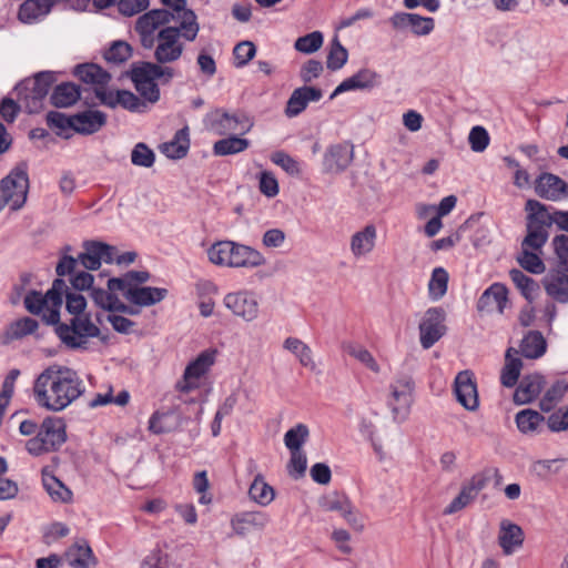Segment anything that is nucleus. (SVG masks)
Wrapping results in <instances>:
<instances>
[{"instance_id":"nucleus-1","label":"nucleus","mask_w":568,"mask_h":568,"mask_svg":"<svg viewBox=\"0 0 568 568\" xmlns=\"http://www.w3.org/2000/svg\"><path fill=\"white\" fill-rule=\"evenodd\" d=\"M84 392L78 373L69 367L51 365L34 381L33 396L37 404L52 412H61Z\"/></svg>"},{"instance_id":"nucleus-2","label":"nucleus","mask_w":568,"mask_h":568,"mask_svg":"<svg viewBox=\"0 0 568 568\" xmlns=\"http://www.w3.org/2000/svg\"><path fill=\"white\" fill-rule=\"evenodd\" d=\"M160 64L144 61L135 62L126 72L136 91L151 103H155L160 99V89L155 80L164 78L163 83H168L174 75L172 68Z\"/></svg>"},{"instance_id":"nucleus-3","label":"nucleus","mask_w":568,"mask_h":568,"mask_svg":"<svg viewBox=\"0 0 568 568\" xmlns=\"http://www.w3.org/2000/svg\"><path fill=\"white\" fill-rule=\"evenodd\" d=\"M67 440L65 425L61 418L47 417L42 422L37 435L30 438L26 448L29 454L40 456L58 450Z\"/></svg>"},{"instance_id":"nucleus-4","label":"nucleus","mask_w":568,"mask_h":568,"mask_svg":"<svg viewBox=\"0 0 568 568\" xmlns=\"http://www.w3.org/2000/svg\"><path fill=\"white\" fill-rule=\"evenodd\" d=\"M55 80L54 72L42 71L37 73L33 79H26L14 88L19 99L26 103L29 113H37L42 109V101Z\"/></svg>"},{"instance_id":"nucleus-5","label":"nucleus","mask_w":568,"mask_h":568,"mask_svg":"<svg viewBox=\"0 0 568 568\" xmlns=\"http://www.w3.org/2000/svg\"><path fill=\"white\" fill-rule=\"evenodd\" d=\"M55 333L61 342L72 348H87L88 337L100 336V328L92 323L91 316H73L69 324L58 325Z\"/></svg>"},{"instance_id":"nucleus-6","label":"nucleus","mask_w":568,"mask_h":568,"mask_svg":"<svg viewBox=\"0 0 568 568\" xmlns=\"http://www.w3.org/2000/svg\"><path fill=\"white\" fill-rule=\"evenodd\" d=\"M414 389L415 382L408 374H398L390 383L387 406L395 422L402 423L407 418L414 400Z\"/></svg>"},{"instance_id":"nucleus-7","label":"nucleus","mask_w":568,"mask_h":568,"mask_svg":"<svg viewBox=\"0 0 568 568\" xmlns=\"http://www.w3.org/2000/svg\"><path fill=\"white\" fill-rule=\"evenodd\" d=\"M28 191L27 171L16 169L0 181V202L6 201V205L11 202V210L18 211L24 205Z\"/></svg>"},{"instance_id":"nucleus-8","label":"nucleus","mask_w":568,"mask_h":568,"mask_svg":"<svg viewBox=\"0 0 568 568\" xmlns=\"http://www.w3.org/2000/svg\"><path fill=\"white\" fill-rule=\"evenodd\" d=\"M446 313L442 307L428 308L419 323V341L424 349L433 347L445 334Z\"/></svg>"},{"instance_id":"nucleus-9","label":"nucleus","mask_w":568,"mask_h":568,"mask_svg":"<svg viewBox=\"0 0 568 568\" xmlns=\"http://www.w3.org/2000/svg\"><path fill=\"white\" fill-rule=\"evenodd\" d=\"M182 37L181 27H164L156 36L158 45L154 50V59L158 63H170L180 59L183 53V43L179 41Z\"/></svg>"},{"instance_id":"nucleus-10","label":"nucleus","mask_w":568,"mask_h":568,"mask_svg":"<svg viewBox=\"0 0 568 568\" xmlns=\"http://www.w3.org/2000/svg\"><path fill=\"white\" fill-rule=\"evenodd\" d=\"M206 129L216 135H225L229 132L247 133L253 123L245 115L230 114L222 110L210 113L205 122Z\"/></svg>"},{"instance_id":"nucleus-11","label":"nucleus","mask_w":568,"mask_h":568,"mask_svg":"<svg viewBox=\"0 0 568 568\" xmlns=\"http://www.w3.org/2000/svg\"><path fill=\"white\" fill-rule=\"evenodd\" d=\"M223 304L234 316L245 322H252L258 316L260 304L253 292L244 290L229 293L224 296Z\"/></svg>"},{"instance_id":"nucleus-12","label":"nucleus","mask_w":568,"mask_h":568,"mask_svg":"<svg viewBox=\"0 0 568 568\" xmlns=\"http://www.w3.org/2000/svg\"><path fill=\"white\" fill-rule=\"evenodd\" d=\"M161 2L166 7V10L173 13L174 21L179 22L178 27L182 28V38L187 41H194L200 26L195 12L187 8L186 0H161Z\"/></svg>"},{"instance_id":"nucleus-13","label":"nucleus","mask_w":568,"mask_h":568,"mask_svg":"<svg viewBox=\"0 0 568 568\" xmlns=\"http://www.w3.org/2000/svg\"><path fill=\"white\" fill-rule=\"evenodd\" d=\"M454 392L457 402L467 410L474 412L479 406L477 384L474 373L469 369L459 372L454 382Z\"/></svg>"},{"instance_id":"nucleus-14","label":"nucleus","mask_w":568,"mask_h":568,"mask_svg":"<svg viewBox=\"0 0 568 568\" xmlns=\"http://www.w3.org/2000/svg\"><path fill=\"white\" fill-rule=\"evenodd\" d=\"M535 193L548 201H560L568 197V183L556 174L544 172L534 183Z\"/></svg>"},{"instance_id":"nucleus-15","label":"nucleus","mask_w":568,"mask_h":568,"mask_svg":"<svg viewBox=\"0 0 568 568\" xmlns=\"http://www.w3.org/2000/svg\"><path fill=\"white\" fill-rule=\"evenodd\" d=\"M389 23L396 30L410 28L416 36L429 34L435 27L433 18L407 12H396L389 18Z\"/></svg>"},{"instance_id":"nucleus-16","label":"nucleus","mask_w":568,"mask_h":568,"mask_svg":"<svg viewBox=\"0 0 568 568\" xmlns=\"http://www.w3.org/2000/svg\"><path fill=\"white\" fill-rule=\"evenodd\" d=\"M487 479L481 475H474L469 481L463 484L459 494L445 508V515H453L476 499L479 491L485 488Z\"/></svg>"},{"instance_id":"nucleus-17","label":"nucleus","mask_w":568,"mask_h":568,"mask_svg":"<svg viewBox=\"0 0 568 568\" xmlns=\"http://www.w3.org/2000/svg\"><path fill=\"white\" fill-rule=\"evenodd\" d=\"M214 364V352L204 351L202 352L194 361H192L185 368L183 378V383L178 384V388L187 393L191 389L197 387L196 383H193V379L201 378Z\"/></svg>"},{"instance_id":"nucleus-18","label":"nucleus","mask_w":568,"mask_h":568,"mask_svg":"<svg viewBox=\"0 0 568 568\" xmlns=\"http://www.w3.org/2000/svg\"><path fill=\"white\" fill-rule=\"evenodd\" d=\"M353 145L338 143L329 146L324 155V165L328 172L344 171L353 161Z\"/></svg>"},{"instance_id":"nucleus-19","label":"nucleus","mask_w":568,"mask_h":568,"mask_svg":"<svg viewBox=\"0 0 568 568\" xmlns=\"http://www.w3.org/2000/svg\"><path fill=\"white\" fill-rule=\"evenodd\" d=\"M232 256L229 261V267L253 268L265 263L264 256L255 248L233 242Z\"/></svg>"},{"instance_id":"nucleus-20","label":"nucleus","mask_w":568,"mask_h":568,"mask_svg":"<svg viewBox=\"0 0 568 568\" xmlns=\"http://www.w3.org/2000/svg\"><path fill=\"white\" fill-rule=\"evenodd\" d=\"M377 239V230L374 224H367L355 232L351 237L349 248L355 258L368 255L373 252Z\"/></svg>"},{"instance_id":"nucleus-21","label":"nucleus","mask_w":568,"mask_h":568,"mask_svg":"<svg viewBox=\"0 0 568 568\" xmlns=\"http://www.w3.org/2000/svg\"><path fill=\"white\" fill-rule=\"evenodd\" d=\"M507 294L508 290L504 284L494 283L479 297L477 310L479 312H490L497 308L499 313H503L507 303Z\"/></svg>"},{"instance_id":"nucleus-22","label":"nucleus","mask_w":568,"mask_h":568,"mask_svg":"<svg viewBox=\"0 0 568 568\" xmlns=\"http://www.w3.org/2000/svg\"><path fill=\"white\" fill-rule=\"evenodd\" d=\"M168 293V290L162 287H130L126 290L124 297L135 305L151 306L163 301Z\"/></svg>"},{"instance_id":"nucleus-23","label":"nucleus","mask_w":568,"mask_h":568,"mask_svg":"<svg viewBox=\"0 0 568 568\" xmlns=\"http://www.w3.org/2000/svg\"><path fill=\"white\" fill-rule=\"evenodd\" d=\"M73 130L80 134H93L106 123V115L102 111L88 110L73 115Z\"/></svg>"},{"instance_id":"nucleus-24","label":"nucleus","mask_w":568,"mask_h":568,"mask_svg":"<svg viewBox=\"0 0 568 568\" xmlns=\"http://www.w3.org/2000/svg\"><path fill=\"white\" fill-rule=\"evenodd\" d=\"M524 539L525 536L521 527L508 520L500 523L498 544L505 555H511L515 548L521 547Z\"/></svg>"},{"instance_id":"nucleus-25","label":"nucleus","mask_w":568,"mask_h":568,"mask_svg":"<svg viewBox=\"0 0 568 568\" xmlns=\"http://www.w3.org/2000/svg\"><path fill=\"white\" fill-rule=\"evenodd\" d=\"M544 377L539 374L525 376L514 394V400L517 404H527L536 399L544 387Z\"/></svg>"},{"instance_id":"nucleus-26","label":"nucleus","mask_w":568,"mask_h":568,"mask_svg":"<svg viewBox=\"0 0 568 568\" xmlns=\"http://www.w3.org/2000/svg\"><path fill=\"white\" fill-rule=\"evenodd\" d=\"M525 210L527 212L526 226H540L548 230L554 224V211L550 212L544 203L530 199L526 202Z\"/></svg>"},{"instance_id":"nucleus-27","label":"nucleus","mask_w":568,"mask_h":568,"mask_svg":"<svg viewBox=\"0 0 568 568\" xmlns=\"http://www.w3.org/2000/svg\"><path fill=\"white\" fill-rule=\"evenodd\" d=\"M270 523V516L263 511H245L234 516L231 520L233 530L239 536H244L248 527L263 529Z\"/></svg>"},{"instance_id":"nucleus-28","label":"nucleus","mask_w":568,"mask_h":568,"mask_svg":"<svg viewBox=\"0 0 568 568\" xmlns=\"http://www.w3.org/2000/svg\"><path fill=\"white\" fill-rule=\"evenodd\" d=\"M515 422L521 434L534 436L542 430L546 419L537 410L526 408L516 414Z\"/></svg>"},{"instance_id":"nucleus-29","label":"nucleus","mask_w":568,"mask_h":568,"mask_svg":"<svg viewBox=\"0 0 568 568\" xmlns=\"http://www.w3.org/2000/svg\"><path fill=\"white\" fill-rule=\"evenodd\" d=\"M42 484L45 491L49 494L53 501L71 503L73 494L58 477L48 471V468L42 469Z\"/></svg>"},{"instance_id":"nucleus-30","label":"nucleus","mask_w":568,"mask_h":568,"mask_svg":"<svg viewBox=\"0 0 568 568\" xmlns=\"http://www.w3.org/2000/svg\"><path fill=\"white\" fill-rule=\"evenodd\" d=\"M65 559L73 568H94L95 559L90 546L84 541L75 542L65 551Z\"/></svg>"},{"instance_id":"nucleus-31","label":"nucleus","mask_w":568,"mask_h":568,"mask_svg":"<svg viewBox=\"0 0 568 568\" xmlns=\"http://www.w3.org/2000/svg\"><path fill=\"white\" fill-rule=\"evenodd\" d=\"M160 149L170 159L184 158L190 149L189 128L184 126L178 130L174 138L170 142L163 143Z\"/></svg>"},{"instance_id":"nucleus-32","label":"nucleus","mask_w":568,"mask_h":568,"mask_svg":"<svg viewBox=\"0 0 568 568\" xmlns=\"http://www.w3.org/2000/svg\"><path fill=\"white\" fill-rule=\"evenodd\" d=\"M73 73L82 82L98 87L106 85L111 80L110 73L95 63L78 64Z\"/></svg>"},{"instance_id":"nucleus-33","label":"nucleus","mask_w":568,"mask_h":568,"mask_svg":"<svg viewBox=\"0 0 568 568\" xmlns=\"http://www.w3.org/2000/svg\"><path fill=\"white\" fill-rule=\"evenodd\" d=\"M81 99L80 87L72 82L57 85L50 97L51 104L55 108H68Z\"/></svg>"},{"instance_id":"nucleus-34","label":"nucleus","mask_w":568,"mask_h":568,"mask_svg":"<svg viewBox=\"0 0 568 568\" xmlns=\"http://www.w3.org/2000/svg\"><path fill=\"white\" fill-rule=\"evenodd\" d=\"M513 353L517 354V351L513 347H509L506 351L505 365L500 375L501 385L508 388H511L517 384L523 368V361L519 357H514Z\"/></svg>"},{"instance_id":"nucleus-35","label":"nucleus","mask_w":568,"mask_h":568,"mask_svg":"<svg viewBox=\"0 0 568 568\" xmlns=\"http://www.w3.org/2000/svg\"><path fill=\"white\" fill-rule=\"evenodd\" d=\"M547 294L559 303L568 302V275L562 272L549 274L544 278Z\"/></svg>"},{"instance_id":"nucleus-36","label":"nucleus","mask_w":568,"mask_h":568,"mask_svg":"<svg viewBox=\"0 0 568 568\" xmlns=\"http://www.w3.org/2000/svg\"><path fill=\"white\" fill-rule=\"evenodd\" d=\"M546 339L539 331L528 332L520 344V353L526 358H538L546 352Z\"/></svg>"},{"instance_id":"nucleus-37","label":"nucleus","mask_w":568,"mask_h":568,"mask_svg":"<svg viewBox=\"0 0 568 568\" xmlns=\"http://www.w3.org/2000/svg\"><path fill=\"white\" fill-rule=\"evenodd\" d=\"M509 277L528 302H532L536 298L540 287L532 277L526 275L518 268H511L509 271Z\"/></svg>"},{"instance_id":"nucleus-38","label":"nucleus","mask_w":568,"mask_h":568,"mask_svg":"<svg viewBox=\"0 0 568 568\" xmlns=\"http://www.w3.org/2000/svg\"><path fill=\"white\" fill-rule=\"evenodd\" d=\"M84 252L78 256L79 262L84 268L90 271H97L101 266V251L106 250L103 246V242L100 241H85L83 243Z\"/></svg>"},{"instance_id":"nucleus-39","label":"nucleus","mask_w":568,"mask_h":568,"mask_svg":"<svg viewBox=\"0 0 568 568\" xmlns=\"http://www.w3.org/2000/svg\"><path fill=\"white\" fill-rule=\"evenodd\" d=\"M248 495L252 500L261 506L270 505L274 497L275 491L271 485H268L263 475L257 474L248 488Z\"/></svg>"},{"instance_id":"nucleus-40","label":"nucleus","mask_w":568,"mask_h":568,"mask_svg":"<svg viewBox=\"0 0 568 568\" xmlns=\"http://www.w3.org/2000/svg\"><path fill=\"white\" fill-rule=\"evenodd\" d=\"M250 146L247 139L231 135L229 138L216 141L213 144V153L219 156L236 154L245 151Z\"/></svg>"},{"instance_id":"nucleus-41","label":"nucleus","mask_w":568,"mask_h":568,"mask_svg":"<svg viewBox=\"0 0 568 568\" xmlns=\"http://www.w3.org/2000/svg\"><path fill=\"white\" fill-rule=\"evenodd\" d=\"M53 6V0H27L20 6L19 19L23 22H30L39 16L45 14Z\"/></svg>"},{"instance_id":"nucleus-42","label":"nucleus","mask_w":568,"mask_h":568,"mask_svg":"<svg viewBox=\"0 0 568 568\" xmlns=\"http://www.w3.org/2000/svg\"><path fill=\"white\" fill-rule=\"evenodd\" d=\"M448 278V273L444 267H436L433 270L432 277L428 283V293L433 301H438L446 294Z\"/></svg>"},{"instance_id":"nucleus-43","label":"nucleus","mask_w":568,"mask_h":568,"mask_svg":"<svg viewBox=\"0 0 568 568\" xmlns=\"http://www.w3.org/2000/svg\"><path fill=\"white\" fill-rule=\"evenodd\" d=\"M233 241H219L210 246L207 250L209 261L219 266H227L232 256Z\"/></svg>"},{"instance_id":"nucleus-44","label":"nucleus","mask_w":568,"mask_h":568,"mask_svg":"<svg viewBox=\"0 0 568 568\" xmlns=\"http://www.w3.org/2000/svg\"><path fill=\"white\" fill-rule=\"evenodd\" d=\"M348 59L347 50L342 45L337 36L331 41L329 51L326 59V67L332 71L342 69Z\"/></svg>"},{"instance_id":"nucleus-45","label":"nucleus","mask_w":568,"mask_h":568,"mask_svg":"<svg viewBox=\"0 0 568 568\" xmlns=\"http://www.w3.org/2000/svg\"><path fill=\"white\" fill-rule=\"evenodd\" d=\"M527 235L521 242L523 248H531L535 251L541 250V247L547 243L549 237L548 230L541 229L540 226H526Z\"/></svg>"},{"instance_id":"nucleus-46","label":"nucleus","mask_w":568,"mask_h":568,"mask_svg":"<svg viewBox=\"0 0 568 568\" xmlns=\"http://www.w3.org/2000/svg\"><path fill=\"white\" fill-rule=\"evenodd\" d=\"M308 427L304 424H297L295 427H292L284 435L285 446L290 449V452L302 450L303 444L306 442L308 437Z\"/></svg>"},{"instance_id":"nucleus-47","label":"nucleus","mask_w":568,"mask_h":568,"mask_svg":"<svg viewBox=\"0 0 568 568\" xmlns=\"http://www.w3.org/2000/svg\"><path fill=\"white\" fill-rule=\"evenodd\" d=\"M323 33L321 31H313L296 39L294 48L296 51L311 54L316 52L323 44Z\"/></svg>"},{"instance_id":"nucleus-48","label":"nucleus","mask_w":568,"mask_h":568,"mask_svg":"<svg viewBox=\"0 0 568 568\" xmlns=\"http://www.w3.org/2000/svg\"><path fill=\"white\" fill-rule=\"evenodd\" d=\"M517 262L525 271L531 274H542L546 270L542 260L536 253L527 248H523L517 257Z\"/></svg>"},{"instance_id":"nucleus-49","label":"nucleus","mask_w":568,"mask_h":568,"mask_svg":"<svg viewBox=\"0 0 568 568\" xmlns=\"http://www.w3.org/2000/svg\"><path fill=\"white\" fill-rule=\"evenodd\" d=\"M132 55V48L125 41H114L112 45L104 53V59L108 62H113L116 64L123 63L129 60Z\"/></svg>"},{"instance_id":"nucleus-50","label":"nucleus","mask_w":568,"mask_h":568,"mask_svg":"<svg viewBox=\"0 0 568 568\" xmlns=\"http://www.w3.org/2000/svg\"><path fill=\"white\" fill-rule=\"evenodd\" d=\"M567 390L568 383L566 384L564 382H556L540 399L539 406L541 410L550 412Z\"/></svg>"},{"instance_id":"nucleus-51","label":"nucleus","mask_w":568,"mask_h":568,"mask_svg":"<svg viewBox=\"0 0 568 568\" xmlns=\"http://www.w3.org/2000/svg\"><path fill=\"white\" fill-rule=\"evenodd\" d=\"M131 161L136 166L151 168L154 164L155 154L145 143L140 142L131 152Z\"/></svg>"},{"instance_id":"nucleus-52","label":"nucleus","mask_w":568,"mask_h":568,"mask_svg":"<svg viewBox=\"0 0 568 568\" xmlns=\"http://www.w3.org/2000/svg\"><path fill=\"white\" fill-rule=\"evenodd\" d=\"M306 468V454L303 450L291 452V458L287 464L288 475L294 479H300L304 477Z\"/></svg>"},{"instance_id":"nucleus-53","label":"nucleus","mask_w":568,"mask_h":568,"mask_svg":"<svg viewBox=\"0 0 568 568\" xmlns=\"http://www.w3.org/2000/svg\"><path fill=\"white\" fill-rule=\"evenodd\" d=\"M256 48L251 41H242L237 43L233 49L235 58V65L242 68L246 65L255 55Z\"/></svg>"},{"instance_id":"nucleus-54","label":"nucleus","mask_w":568,"mask_h":568,"mask_svg":"<svg viewBox=\"0 0 568 568\" xmlns=\"http://www.w3.org/2000/svg\"><path fill=\"white\" fill-rule=\"evenodd\" d=\"M489 134L484 126L476 125L474 126L468 135V142L470 144V149L474 152H483L487 149L489 144Z\"/></svg>"},{"instance_id":"nucleus-55","label":"nucleus","mask_w":568,"mask_h":568,"mask_svg":"<svg viewBox=\"0 0 568 568\" xmlns=\"http://www.w3.org/2000/svg\"><path fill=\"white\" fill-rule=\"evenodd\" d=\"M271 160L274 164L281 166L290 175H300L301 168L296 160L284 151H276L271 155Z\"/></svg>"},{"instance_id":"nucleus-56","label":"nucleus","mask_w":568,"mask_h":568,"mask_svg":"<svg viewBox=\"0 0 568 568\" xmlns=\"http://www.w3.org/2000/svg\"><path fill=\"white\" fill-rule=\"evenodd\" d=\"M321 506L326 511H339L343 515L344 513H348L352 504L345 495L333 494L332 496L325 497Z\"/></svg>"},{"instance_id":"nucleus-57","label":"nucleus","mask_w":568,"mask_h":568,"mask_svg":"<svg viewBox=\"0 0 568 568\" xmlns=\"http://www.w3.org/2000/svg\"><path fill=\"white\" fill-rule=\"evenodd\" d=\"M307 106L305 94L303 93V90L301 88L295 89L291 97L288 98V101L286 103L285 108V114L288 118H293L302 113Z\"/></svg>"},{"instance_id":"nucleus-58","label":"nucleus","mask_w":568,"mask_h":568,"mask_svg":"<svg viewBox=\"0 0 568 568\" xmlns=\"http://www.w3.org/2000/svg\"><path fill=\"white\" fill-rule=\"evenodd\" d=\"M116 102L118 105H121L131 112H140L142 111V108L145 106V103L129 90H118Z\"/></svg>"},{"instance_id":"nucleus-59","label":"nucleus","mask_w":568,"mask_h":568,"mask_svg":"<svg viewBox=\"0 0 568 568\" xmlns=\"http://www.w3.org/2000/svg\"><path fill=\"white\" fill-rule=\"evenodd\" d=\"M552 246L560 267L568 273V235H556L552 239Z\"/></svg>"},{"instance_id":"nucleus-60","label":"nucleus","mask_w":568,"mask_h":568,"mask_svg":"<svg viewBox=\"0 0 568 568\" xmlns=\"http://www.w3.org/2000/svg\"><path fill=\"white\" fill-rule=\"evenodd\" d=\"M38 322L31 317H23L14 322L10 327L12 338H21L26 335L32 334L38 328Z\"/></svg>"},{"instance_id":"nucleus-61","label":"nucleus","mask_w":568,"mask_h":568,"mask_svg":"<svg viewBox=\"0 0 568 568\" xmlns=\"http://www.w3.org/2000/svg\"><path fill=\"white\" fill-rule=\"evenodd\" d=\"M347 353L358 359L361 363H363L365 366H367L373 372L377 373L379 372V366L374 359L373 355L364 347L349 345L346 348Z\"/></svg>"},{"instance_id":"nucleus-62","label":"nucleus","mask_w":568,"mask_h":568,"mask_svg":"<svg viewBox=\"0 0 568 568\" xmlns=\"http://www.w3.org/2000/svg\"><path fill=\"white\" fill-rule=\"evenodd\" d=\"M24 306L31 314L39 315L47 307V298L38 291H30L24 297Z\"/></svg>"},{"instance_id":"nucleus-63","label":"nucleus","mask_w":568,"mask_h":568,"mask_svg":"<svg viewBox=\"0 0 568 568\" xmlns=\"http://www.w3.org/2000/svg\"><path fill=\"white\" fill-rule=\"evenodd\" d=\"M353 78L359 90L372 89L379 83V75L371 69H361Z\"/></svg>"},{"instance_id":"nucleus-64","label":"nucleus","mask_w":568,"mask_h":568,"mask_svg":"<svg viewBox=\"0 0 568 568\" xmlns=\"http://www.w3.org/2000/svg\"><path fill=\"white\" fill-rule=\"evenodd\" d=\"M547 426L551 432L568 429V407L554 412L547 419Z\"/></svg>"}]
</instances>
